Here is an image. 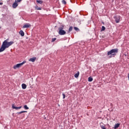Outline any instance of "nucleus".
Here are the masks:
<instances>
[{"label": "nucleus", "instance_id": "obj_27", "mask_svg": "<svg viewBox=\"0 0 129 129\" xmlns=\"http://www.w3.org/2000/svg\"><path fill=\"white\" fill-rule=\"evenodd\" d=\"M3 5V3L0 2V6H2V5Z\"/></svg>", "mask_w": 129, "mask_h": 129}, {"label": "nucleus", "instance_id": "obj_2", "mask_svg": "<svg viewBox=\"0 0 129 129\" xmlns=\"http://www.w3.org/2000/svg\"><path fill=\"white\" fill-rule=\"evenodd\" d=\"M117 53H118V49H112L107 52V55L109 56V58H112L113 57H115Z\"/></svg>", "mask_w": 129, "mask_h": 129}, {"label": "nucleus", "instance_id": "obj_26", "mask_svg": "<svg viewBox=\"0 0 129 129\" xmlns=\"http://www.w3.org/2000/svg\"><path fill=\"white\" fill-rule=\"evenodd\" d=\"M62 96H63V99H65V97H66L65 94H62Z\"/></svg>", "mask_w": 129, "mask_h": 129}, {"label": "nucleus", "instance_id": "obj_18", "mask_svg": "<svg viewBox=\"0 0 129 129\" xmlns=\"http://www.w3.org/2000/svg\"><path fill=\"white\" fill-rule=\"evenodd\" d=\"M93 81V79H92V78L91 77L88 78V81H89V82H92V81Z\"/></svg>", "mask_w": 129, "mask_h": 129}, {"label": "nucleus", "instance_id": "obj_13", "mask_svg": "<svg viewBox=\"0 0 129 129\" xmlns=\"http://www.w3.org/2000/svg\"><path fill=\"white\" fill-rule=\"evenodd\" d=\"M36 3H37V4H39V5L43 4V1L42 0H37Z\"/></svg>", "mask_w": 129, "mask_h": 129}, {"label": "nucleus", "instance_id": "obj_20", "mask_svg": "<svg viewBox=\"0 0 129 129\" xmlns=\"http://www.w3.org/2000/svg\"><path fill=\"white\" fill-rule=\"evenodd\" d=\"M55 40H57V38H53L52 39L51 42H55Z\"/></svg>", "mask_w": 129, "mask_h": 129}, {"label": "nucleus", "instance_id": "obj_23", "mask_svg": "<svg viewBox=\"0 0 129 129\" xmlns=\"http://www.w3.org/2000/svg\"><path fill=\"white\" fill-rule=\"evenodd\" d=\"M101 31H105V27L102 26Z\"/></svg>", "mask_w": 129, "mask_h": 129}, {"label": "nucleus", "instance_id": "obj_12", "mask_svg": "<svg viewBox=\"0 0 129 129\" xmlns=\"http://www.w3.org/2000/svg\"><path fill=\"white\" fill-rule=\"evenodd\" d=\"M22 89H26V88H27V85H26L25 84H22Z\"/></svg>", "mask_w": 129, "mask_h": 129}, {"label": "nucleus", "instance_id": "obj_5", "mask_svg": "<svg viewBox=\"0 0 129 129\" xmlns=\"http://www.w3.org/2000/svg\"><path fill=\"white\" fill-rule=\"evenodd\" d=\"M114 19L116 23H119V21H120V16H114Z\"/></svg>", "mask_w": 129, "mask_h": 129}, {"label": "nucleus", "instance_id": "obj_22", "mask_svg": "<svg viewBox=\"0 0 129 129\" xmlns=\"http://www.w3.org/2000/svg\"><path fill=\"white\" fill-rule=\"evenodd\" d=\"M62 4H63V5H66L67 4L66 1L65 0H62Z\"/></svg>", "mask_w": 129, "mask_h": 129}, {"label": "nucleus", "instance_id": "obj_10", "mask_svg": "<svg viewBox=\"0 0 129 129\" xmlns=\"http://www.w3.org/2000/svg\"><path fill=\"white\" fill-rule=\"evenodd\" d=\"M19 34L20 35H21V36H22V37H24V36H25V33L24 32V31H23V30H20L19 32Z\"/></svg>", "mask_w": 129, "mask_h": 129}, {"label": "nucleus", "instance_id": "obj_14", "mask_svg": "<svg viewBox=\"0 0 129 129\" xmlns=\"http://www.w3.org/2000/svg\"><path fill=\"white\" fill-rule=\"evenodd\" d=\"M35 10H37V11H41V10H42V9L38 6H35Z\"/></svg>", "mask_w": 129, "mask_h": 129}, {"label": "nucleus", "instance_id": "obj_19", "mask_svg": "<svg viewBox=\"0 0 129 129\" xmlns=\"http://www.w3.org/2000/svg\"><path fill=\"white\" fill-rule=\"evenodd\" d=\"M24 108L25 109H29V107H28V106H27V105H25L24 106Z\"/></svg>", "mask_w": 129, "mask_h": 129}, {"label": "nucleus", "instance_id": "obj_25", "mask_svg": "<svg viewBox=\"0 0 129 129\" xmlns=\"http://www.w3.org/2000/svg\"><path fill=\"white\" fill-rule=\"evenodd\" d=\"M74 29L75 30V31H78L79 29L77 27H74Z\"/></svg>", "mask_w": 129, "mask_h": 129}, {"label": "nucleus", "instance_id": "obj_6", "mask_svg": "<svg viewBox=\"0 0 129 129\" xmlns=\"http://www.w3.org/2000/svg\"><path fill=\"white\" fill-rule=\"evenodd\" d=\"M18 6H19V4L16 1H15V3H13L12 5V7L13 9H17V7H18Z\"/></svg>", "mask_w": 129, "mask_h": 129}, {"label": "nucleus", "instance_id": "obj_3", "mask_svg": "<svg viewBox=\"0 0 129 129\" xmlns=\"http://www.w3.org/2000/svg\"><path fill=\"white\" fill-rule=\"evenodd\" d=\"M64 29V26L61 25L58 28V34L61 36H63L64 35H66V31L65 30H63Z\"/></svg>", "mask_w": 129, "mask_h": 129}, {"label": "nucleus", "instance_id": "obj_21", "mask_svg": "<svg viewBox=\"0 0 129 129\" xmlns=\"http://www.w3.org/2000/svg\"><path fill=\"white\" fill-rule=\"evenodd\" d=\"M102 129H106L105 126L103 125L100 126Z\"/></svg>", "mask_w": 129, "mask_h": 129}, {"label": "nucleus", "instance_id": "obj_15", "mask_svg": "<svg viewBox=\"0 0 129 129\" xmlns=\"http://www.w3.org/2000/svg\"><path fill=\"white\" fill-rule=\"evenodd\" d=\"M25 112H28L27 111H21L20 112H17L18 114H21L22 113H24Z\"/></svg>", "mask_w": 129, "mask_h": 129}, {"label": "nucleus", "instance_id": "obj_9", "mask_svg": "<svg viewBox=\"0 0 129 129\" xmlns=\"http://www.w3.org/2000/svg\"><path fill=\"white\" fill-rule=\"evenodd\" d=\"M36 59H37V58L36 57H33V58H31L29 59V61L30 62H35V61H36Z\"/></svg>", "mask_w": 129, "mask_h": 129}, {"label": "nucleus", "instance_id": "obj_4", "mask_svg": "<svg viewBox=\"0 0 129 129\" xmlns=\"http://www.w3.org/2000/svg\"><path fill=\"white\" fill-rule=\"evenodd\" d=\"M25 63H26V60L23 61L20 63H18L16 65L14 66L13 69L16 70L18 69V68H21V67H22V66H23Z\"/></svg>", "mask_w": 129, "mask_h": 129}, {"label": "nucleus", "instance_id": "obj_11", "mask_svg": "<svg viewBox=\"0 0 129 129\" xmlns=\"http://www.w3.org/2000/svg\"><path fill=\"white\" fill-rule=\"evenodd\" d=\"M120 125V124L119 123H116L115 124L114 128L116 129L118 128V127H119V126Z\"/></svg>", "mask_w": 129, "mask_h": 129}, {"label": "nucleus", "instance_id": "obj_7", "mask_svg": "<svg viewBox=\"0 0 129 129\" xmlns=\"http://www.w3.org/2000/svg\"><path fill=\"white\" fill-rule=\"evenodd\" d=\"M12 108H13V109H17V110L21 109V108H22V106H20V107H16L14 104H13Z\"/></svg>", "mask_w": 129, "mask_h": 129}, {"label": "nucleus", "instance_id": "obj_17", "mask_svg": "<svg viewBox=\"0 0 129 129\" xmlns=\"http://www.w3.org/2000/svg\"><path fill=\"white\" fill-rule=\"evenodd\" d=\"M72 30H73V27L72 26H71L69 29L68 33H70V32H71Z\"/></svg>", "mask_w": 129, "mask_h": 129}, {"label": "nucleus", "instance_id": "obj_8", "mask_svg": "<svg viewBox=\"0 0 129 129\" xmlns=\"http://www.w3.org/2000/svg\"><path fill=\"white\" fill-rule=\"evenodd\" d=\"M31 27V24L29 23H26L23 26V28H30Z\"/></svg>", "mask_w": 129, "mask_h": 129}, {"label": "nucleus", "instance_id": "obj_16", "mask_svg": "<svg viewBox=\"0 0 129 129\" xmlns=\"http://www.w3.org/2000/svg\"><path fill=\"white\" fill-rule=\"evenodd\" d=\"M79 76V72H78L77 73L75 74V78H78Z\"/></svg>", "mask_w": 129, "mask_h": 129}, {"label": "nucleus", "instance_id": "obj_1", "mask_svg": "<svg viewBox=\"0 0 129 129\" xmlns=\"http://www.w3.org/2000/svg\"><path fill=\"white\" fill-rule=\"evenodd\" d=\"M8 40L9 39H7L3 42L2 45L0 48V53L1 52H4L7 48H9L10 46H12L15 43L14 41L8 42Z\"/></svg>", "mask_w": 129, "mask_h": 129}, {"label": "nucleus", "instance_id": "obj_24", "mask_svg": "<svg viewBox=\"0 0 129 129\" xmlns=\"http://www.w3.org/2000/svg\"><path fill=\"white\" fill-rule=\"evenodd\" d=\"M23 0H15V2L16 3H21V1H22Z\"/></svg>", "mask_w": 129, "mask_h": 129}]
</instances>
